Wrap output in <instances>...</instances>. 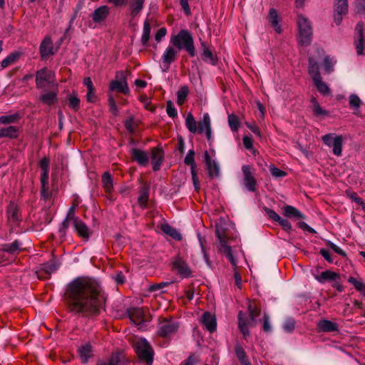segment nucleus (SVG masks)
Listing matches in <instances>:
<instances>
[{
  "mask_svg": "<svg viewBox=\"0 0 365 365\" xmlns=\"http://www.w3.org/2000/svg\"><path fill=\"white\" fill-rule=\"evenodd\" d=\"M145 0H129L128 7V16L130 21L138 19L142 12Z\"/></svg>",
  "mask_w": 365,
  "mask_h": 365,
  "instance_id": "14",
  "label": "nucleus"
},
{
  "mask_svg": "<svg viewBox=\"0 0 365 365\" xmlns=\"http://www.w3.org/2000/svg\"><path fill=\"white\" fill-rule=\"evenodd\" d=\"M338 274L334 272L327 270L321 273V274L316 277L320 283H324L327 281L335 280L338 278Z\"/></svg>",
  "mask_w": 365,
  "mask_h": 365,
  "instance_id": "40",
  "label": "nucleus"
},
{
  "mask_svg": "<svg viewBox=\"0 0 365 365\" xmlns=\"http://www.w3.org/2000/svg\"><path fill=\"white\" fill-rule=\"evenodd\" d=\"M163 152L160 148H154L151 153V162L155 171L158 170L163 160Z\"/></svg>",
  "mask_w": 365,
  "mask_h": 365,
  "instance_id": "25",
  "label": "nucleus"
},
{
  "mask_svg": "<svg viewBox=\"0 0 365 365\" xmlns=\"http://www.w3.org/2000/svg\"><path fill=\"white\" fill-rule=\"evenodd\" d=\"M235 354L242 365H250L251 363L247 359V355L243 348L238 344L235 346Z\"/></svg>",
  "mask_w": 365,
  "mask_h": 365,
  "instance_id": "43",
  "label": "nucleus"
},
{
  "mask_svg": "<svg viewBox=\"0 0 365 365\" xmlns=\"http://www.w3.org/2000/svg\"><path fill=\"white\" fill-rule=\"evenodd\" d=\"M150 29L151 28L148 21L145 20L143 24V34L141 36V43L144 46H146L149 41Z\"/></svg>",
  "mask_w": 365,
  "mask_h": 365,
  "instance_id": "42",
  "label": "nucleus"
},
{
  "mask_svg": "<svg viewBox=\"0 0 365 365\" xmlns=\"http://www.w3.org/2000/svg\"><path fill=\"white\" fill-rule=\"evenodd\" d=\"M198 125V133H205L207 139L210 140L212 138L211 122L208 113L203 115L202 118L199 121Z\"/></svg>",
  "mask_w": 365,
  "mask_h": 365,
  "instance_id": "20",
  "label": "nucleus"
},
{
  "mask_svg": "<svg viewBox=\"0 0 365 365\" xmlns=\"http://www.w3.org/2000/svg\"><path fill=\"white\" fill-rule=\"evenodd\" d=\"M355 10L358 14L365 13V0H356L355 2Z\"/></svg>",
  "mask_w": 365,
  "mask_h": 365,
  "instance_id": "60",
  "label": "nucleus"
},
{
  "mask_svg": "<svg viewBox=\"0 0 365 365\" xmlns=\"http://www.w3.org/2000/svg\"><path fill=\"white\" fill-rule=\"evenodd\" d=\"M179 328L178 323L175 320L164 319L158 327V333L163 337H168L175 334Z\"/></svg>",
  "mask_w": 365,
  "mask_h": 365,
  "instance_id": "10",
  "label": "nucleus"
},
{
  "mask_svg": "<svg viewBox=\"0 0 365 365\" xmlns=\"http://www.w3.org/2000/svg\"><path fill=\"white\" fill-rule=\"evenodd\" d=\"M131 154L134 160L140 165H145L148 164L149 158L145 152L137 148H133L131 150Z\"/></svg>",
  "mask_w": 365,
  "mask_h": 365,
  "instance_id": "29",
  "label": "nucleus"
},
{
  "mask_svg": "<svg viewBox=\"0 0 365 365\" xmlns=\"http://www.w3.org/2000/svg\"><path fill=\"white\" fill-rule=\"evenodd\" d=\"M173 264L175 272L181 278H188L192 276L190 267L185 261L182 260L181 259H175L173 261Z\"/></svg>",
  "mask_w": 365,
  "mask_h": 365,
  "instance_id": "17",
  "label": "nucleus"
},
{
  "mask_svg": "<svg viewBox=\"0 0 365 365\" xmlns=\"http://www.w3.org/2000/svg\"><path fill=\"white\" fill-rule=\"evenodd\" d=\"M185 163L186 165H190L191 169H196V165L195 163V151L192 150H190L185 158Z\"/></svg>",
  "mask_w": 365,
  "mask_h": 365,
  "instance_id": "49",
  "label": "nucleus"
},
{
  "mask_svg": "<svg viewBox=\"0 0 365 365\" xmlns=\"http://www.w3.org/2000/svg\"><path fill=\"white\" fill-rule=\"evenodd\" d=\"M149 197V187L144 185L140 190V194L138 197V202L140 206L145 208L147 206V202Z\"/></svg>",
  "mask_w": 365,
  "mask_h": 365,
  "instance_id": "34",
  "label": "nucleus"
},
{
  "mask_svg": "<svg viewBox=\"0 0 365 365\" xmlns=\"http://www.w3.org/2000/svg\"><path fill=\"white\" fill-rule=\"evenodd\" d=\"M123 356L121 354H116L111 356L108 362L98 361L97 365H124Z\"/></svg>",
  "mask_w": 365,
  "mask_h": 365,
  "instance_id": "37",
  "label": "nucleus"
},
{
  "mask_svg": "<svg viewBox=\"0 0 365 365\" xmlns=\"http://www.w3.org/2000/svg\"><path fill=\"white\" fill-rule=\"evenodd\" d=\"M162 230L165 234L169 235L174 240H180L182 238L180 233L168 224L163 225Z\"/></svg>",
  "mask_w": 365,
  "mask_h": 365,
  "instance_id": "38",
  "label": "nucleus"
},
{
  "mask_svg": "<svg viewBox=\"0 0 365 365\" xmlns=\"http://www.w3.org/2000/svg\"><path fill=\"white\" fill-rule=\"evenodd\" d=\"M295 327V322L292 318H288L285 320L283 328L286 332H292Z\"/></svg>",
  "mask_w": 365,
  "mask_h": 365,
  "instance_id": "54",
  "label": "nucleus"
},
{
  "mask_svg": "<svg viewBox=\"0 0 365 365\" xmlns=\"http://www.w3.org/2000/svg\"><path fill=\"white\" fill-rule=\"evenodd\" d=\"M317 327L319 329L322 331H334L338 329V326L336 323L327 319H322L318 322Z\"/></svg>",
  "mask_w": 365,
  "mask_h": 365,
  "instance_id": "31",
  "label": "nucleus"
},
{
  "mask_svg": "<svg viewBox=\"0 0 365 365\" xmlns=\"http://www.w3.org/2000/svg\"><path fill=\"white\" fill-rule=\"evenodd\" d=\"M205 161L209 176L212 178H218L220 173V165L215 160L211 159L207 151L205 153Z\"/></svg>",
  "mask_w": 365,
  "mask_h": 365,
  "instance_id": "19",
  "label": "nucleus"
},
{
  "mask_svg": "<svg viewBox=\"0 0 365 365\" xmlns=\"http://www.w3.org/2000/svg\"><path fill=\"white\" fill-rule=\"evenodd\" d=\"M179 51L174 48V46H168L164 51L161 61L163 62V71L167 72L170 68V65L175 61Z\"/></svg>",
  "mask_w": 365,
  "mask_h": 365,
  "instance_id": "13",
  "label": "nucleus"
},
{
  "mask_svg": "<svg viewBox=\"0 0 365 365\" xmlns=\"http://www.w3.org/2000/svg\"><path fill=\"white\" fill-rule=\"evenodd\" d=\"M167 34V30L165 28L163 27L158 30L157 33L155 35V41L160 42L163 38Z\"/></svg>",
  "mask_w": 365,
  "mask_h": 365,
  "instance_id": "63",
  "label": "nucleus"
},
{
  "mask_svg": "<svg viewBox=\"0 0 365 365\" xmlns=\"http://www.w3.org/2000/svg\"><path fill=\"white\" fill-rule=\"evenodd\" d=\"M284 215L289 218L299 220L304 218V215L296 207L291 205L284 207Z\"/></svg>",
  "mask_w": 365,
  "mask_h": 365,
  "instance_id": "30",
  "label": "nucleus"
},
{
  "mask_svg": "<svg viewBox=\"0 0 365 365\" xmlns=\"http://www.w3.org/2000/svg\"><path fill=\"white\" fill-rule=\"evenodd\" d=\"M201 322L209 331L212 332L216 330L217 323L215 317L210 312L203 314Z\"/></svg>",
  "mask_w": 365,
  "mask_h": 365,
  "instance_id": "24",
  "label": "nucleus"
},
{
  "mask_svg": "<svg viewBox=\"0 0 365 365\" xmlns=\"http://www.w3.org/2000/svg\"><path fill=\"white\" fill-rule=\"evenodd\" d=\"M115 81L110 83V88L113 91H116L123 93H127L129 91L125 77L122 72H118L116 74Z\"/></svg>",
  "mask_w": 365,
  "mask_h": 365,
  "instance_id": "18",
  "label": "nucleus"
},
{
  "mask_svg": "<svg viewBox=\"0 0 365 365\" xmlns=\"http://www.w3.org/2000/svg\"><path fill=\"white\" fill-rule=\"evenodd\" d=\"M267 18L274 31L279 34L281 33L282 28L279 24V16L274 9H269Z\"/></svg>",
  "mask_w": 365,
  "mask_h": 365,
  "instance_id": "27",
  "label": "nucleus"
},
{
  "mask_svg": "<svg viewBox=\"0 0 365 365\" xmlns=\"http://www.w3.org/2000/svg\"><path fill=\"white\" fill-rule=\"evenodd\" d=\"M309 57H314L317 61L319 66V62L322 61L324 68L327 73H329L333 71L334 62L329 56H325L323 49L316 48L314 49V54L311 55Z\"/></svg>",
  "mask_w": 365,
  "mask_h": 365,
  "instance_id": "12",
  "label": "nucleus"
},
{
  "mask_svg": "<svg viewBox=\"0 0 365 365\" xmlns=\"http://www.w3.org/2000/svg\"><path fill=\"white\" fill-rule=\"evenodd\" d=\"M188 93V89L187 87H182L177 93V103L181 105L184 103Z\"/></svg>",
  "mask_w": 365,
  "mask_h": 365,
  "instance_id": "51",
  "label": "nucleus"
},
{
  "mask_svg": "<svg viewBox=\"0 0 365 365\" xmlns=\"http://www.w3.org/2000/svg\"><path fill=\"white\" fill-rule=\"evenodd\" d=\"M277 222L283 227V229L284 230H286V231L292 230V225L287 220L281 217Z\"/></svg>",
  "mask_w": 365,
  "mask_h": 365,
  "instance_id": "64",
  "label": "nucleus"
},
{
  "mask_svg": "<svg viewBox=\"0 0 365 365\" xmlns=\"http://www.w3.org/2000/svg\"><path fill=\"white\" fill-rule=\"evenodd\" d=\"M170 42L179 51L184 48L190 56H195L193 38L187 30H181L177 35L172 36Z\"/></svg>",
  "mask_w": 365,
  "mask_h": 365,
  "instance_id": "2",
  "label": "nucleus"
},
{
  "mask_svg": "<svg viewBox=\"0 0 365 365\" xmlns=\"http://www.w3.org/2000/svg\"><path fill=\"white\" fill-rule=\"evenodd\" d=\"M69 107L72 109L76 110L80 105V100L76 96H71L68 98Z\"/></svg>",
  "mask_w": 365,
  "mask_h": 365,
  "instance_id": "56",
  "label": "nucleus"
},
{
  "mask_svg": "<svg viewBox=\"0 0 365 365\" xmlns=\"http://www.w3.org/2000/svg\"><path fill=\"white\" fill-rule=\"evenodd\" d=\"M108 105H109V109L110 111L113 113V115H118L119 110L118 108L115 104V102L113 97H110L108 99Z\"/></svg>",
  "mask_w": 365,
  "mask_h": 365,
  "instance_id": "59",
  "label": "nucleus"
},
{
  "mask_svg": "<svg viewBox=\"0 0 365 365\" xmlns=\"http://www.w3.org/2000/svg\"><path fill=\"white\" fill-rule=\"evenodd\" d=\"M134 346L139 357L150 365L153 363V350L148 342L145 339H140Z\"/></svg>",
  "mask_w": 365,
  "mask_h": 365,
  "instance_id": "8",
  "label": "nucleus"
},
{
  "mask_svg": "<svg viewBox=\"0 0 365 365\" xmlns=\"http://www.w3.org/2000/svg\"><path fill=\"white\" fill-rule=\"evenodd\" d=\"M57 50L58 48H54L51 38L49 36H46L41 43L40 53L42 57L53 55Z\"/></svg>",
  "mask_w": 365,
  "mask_h": 365,
  "instance_id": "21",
  "label": "nucleus"
},
{
  "mask_svg": "<svg viewBox=\"0 0 365 365\" xmlns=\"http://www.w3.org/2000/svg\"><path fill=\"white\" fill-rule=\"evenodd\" d=\"M269 171L271 174L275 177V178H282L286 175V173L281 170L280 169L273 166L270 165L269 167Z\"/></svg>",
  "mask_w": 365,
  "mask_h": 365,
  "instance_id": "58",
  "label": "nucleus"
},
{
  "mask_svg": "<svg viewBox=\"0 0 365 365\" xmlns=\"http://www.w3.org/2000/svg\"><path fill=\"white\" fill-rule=\"evenodd\" d=\"M125 126L130 133H133L135 130V121L133 116L129 117L125 121Z\"/></svg>",
  "mask_w": 365,
  "mask_h": 365,
  "instance_id": "61",
  "label": "nucleus"
},
{
  "mask_svg": "<svg viewBox=\"0 0 365 365\" xmlns=\"http://www.w3.org/2000/svg\"><path fill=\"white\" fill-rule=\"evenodd\" d=\"M166 110L168 115L171 118H175L178 114L177 110L171 101L167 102Z\"/></svg>",
  "mask_w": 365,
  "mask_h": 365,
  "instance_id": "57",
  "label": "nucleus"
},
{
  "mask_svg": "<svg viewBox=\"0 0 365 365\" xmlns=\"http://www.w3.org/2000/svg\"><path fill=\"white\" fill-rule=\"evenodd\" d=\"M36 82L38 88L50 86L54 83V73L47 68L41 69L36 72Z\"/></svg>",
  "mask_w": 365,
  "mask_h": 365,
  "instance_id": "9",
  "label": "nucleus"
},
{
  "mask_svg": "<svg viewBox=\"0 0 365 365\" xmlns=\"http://www.w3.org/2000/svg\"><path fill=\"white\" fill-rule=\"evenodd\" d=\"M17 114L0 116V124H10L15 122L18 118Z\"/></svg>",
  "mask_w": 365,
  "mask_h": 365,
  "instance_id": "52",
  "label": "nucleus"
},
{
  "mask_svg": "<svg viewBox=\"0 0 365 365\" xmlns=\"http://www.w3.org/2000/svg\"><path fill=\"white\" fill-rule=\"evenodd\" d=\"M297 39L299 43L304 46H309L312 41V28L307 18L302 14L297 15Z\"/></svg>",
  "mask_w": 365,
  "mask_h": 365,
  "instance_id": "4",
  "label": "nucleus"
},
{
  "mask_svg": "<svg viewBox=\"0 0 365 365\" xmlns=\"http://www.w3.org/2000/svg\"><path fill=\"white\" fill-rule=\"evenodd\" d=\"M21 245L22 244L20 242L15 240L12 243L4 245L2 250L9 254H16L22 250Z\"/></svg>",
  "mask_w": 365,
  "mask_h": 365,
  "instance_id": "35",
  "label": "nucleus"
},
{
  "mask_svg": "<svg viewBox=\"0 0 365 365\" xmlns=\"http://www.w3.org/2000/svg\"><path fill=\"white\" fill-rule=\"evenodd\" d=\"M102 184L105 190L110 193L113 188V182L109 173L106 172L102 175Z\"/></svg>",
  "mask_w": 365,
  "mask_h": 365,
  "instance_id": "39",
  "label": "nucleus"
},
{
  "mask_svg": "<svg viewBox=\"0 0 365 365\" xmlns=\"http://www.w3.org/2000/svg\"><path fill=\"white\" fill-rule=\"evenodd\" d=\"M56 100V93L54 92L45 93L41 96V101L46 104L51 105Z\"/></svg>",
  "mask_w": 365,
  "mask_h": 365,
  "instance_id": "47",
  "label": "nucleus"
},
{
  "mask_svg": "<svg viewBox=\"0 0 365 365\" xmlns=\"http://www.w3.org/2000/svg\"><path fill=\"white\" fill-rule=\"evenodd\" d=\"M79 356L83 363H87L89 358L92 356V347L90 344H86L78 349Z\"/></svg>",
  "mask_w": 365,
  "mask_h": 365,
  "instance_id": "32",
  "label": "nucleus"
},
{
  "mask_svg": "<svg viewBox=\"0 0 365 365\" xmlns=\"http://www.w3.org/2000/svg\"><path fill=\"white\" fill-rule=\"evenodd\" d=\"M227 120L230 129L234 132L237 131L240 128V122L237 116L235 114H230L228 115Z\"/></svg>",
  "mask_w": 365,
  "mask_h": 365,
  "instance_id": "46",
  "label": "nucleus"
},
{
  "mask_svg": "<svg viewBox=\"0 0 365 365\" xmlns=\"http://www.w3.org/2000/svg\"><path fill=\"white\" fill-rule=\"evenodd\" d=\"M71 222L73 225L75 230L78 234L84 239L88 240L89 237V232L88 227L81 220H78L76 216H71Z\"/></svg>",
  "mask_w": 365,
  "mask_h": 365,
  "instance_id": "22",
  "label": "nucleus"
},
{
  "mask_svg": "<svg viewBox=\"0 0 365 365\" xmlns=\"http://www.w3.org/2000/svg\"><path fill=\"white\" fill-rule=\"evenodd\" d=\"M19 130L16 126L10 125L6 128H0V138H15L18 136Z\"/></svg>",
  "mask_w": 365,
  "mask_h": 365,
  "instance_id": "33",
  "label": "nucleus"
},
{
  "mask_svg": "<svg viewBox=\"0 0 365 365\" xmlns=\"http://www.w3.org/2000/svg\"><path fill=\"white\" fill-rule=\"evenodd\" d=\"M348 11V0H335L334 20L336 25H339L343 19V16Z\"/></svg>",
  "mask_w": 365,
  "mask_h": 365,
  "instance_id": "15",
  "label": "nucleus"
},
{
  "mask_svg": "<svg viewBox=\"0 0 365 365\" xmlns=\"http://www.w3.org/2000/svg\"><path fill=\"white\" fill-rule=\"evenodd\" d=\"M354 43L356 50V53L359 56L364 55V43L365 40L363 35V25L361 23H358L355 27L354 41Z\"/></svg>",
  "mask_w": 365,
  "mask_h": 365,
  "instance_id": "16",
  "label": "nucleus"
},
{
  "mask_svg": "<svg viewBox=\"0 0 365 365\" xmlns=\"http://www.w3.org/2000/svg\"><path fill=\"white\" fill-rule=\"evenodd\" d=\"M48 170L42 171L41 182V194L45 197H47L46 190H48Z\"/></svg>",
  "mask_w": 365,
  "mask_h": 365,
  "instance_id": "45",
  "label": "nucleus"
},
{
  "mask_svg": "<svg viewBox=\"0 0 365 365\" xmlns=\"http://www.w3.org/2000/svg\"><path fill=\"white\" fill-rule=\"evenodd\" d=\"M185 125L190 133H196L197 132V123L191 113H188L187 114L185 118Z\"/></svg>",
  "mask_w": 365,
  "mask_h": 365,
  "instance_id": "41",
  "label": "nucleus"
},
{
  "mask_svg": "<svg viewBox=\"0 0 365 365\" xmlns=\"http://www.w3.org/2000/svg\"><path fill=\"white\" fill-rule=\"evenodd\" d=\"M200 45L202 48L203 60L212 65H216L217 62V56L210 50L205 42H201Z\"/></svg>",
  "mask_w": 365,
  "mask_h": 365,
  "instance_id": "28",
  "label": "nucleus"
},
{
  "mask_svg": "<svg viewBox=\"0 0 365 365\" xmlns=\"http://www.w3.org/2000/svg\"><path fill=\"white\" fill-rule=\"evenodd\" d=\"M248 312L250 319L246 317L245 314L242 311L239 312L238 314L239 329L245 337L250 335L249 327L254 326L257 323L255 311L250 304L249 305Z\"/></svg>",
  "mask_w": 365,
  "mask_h": 365,
  "instance_id": "6",
  "label": "nucleus"
},
{
  "mask_svg": "<svg viewBox=\"0 0 365 365\" xmlns=\"http://www.w3.org/2000/svg\"><path fill=\"white\" fill-rule=\"evenodd\" d=\"M215 232L219 240V242L217 245V248L219 251L223 253L227 257V258L229 259V261L234 267H236L237 264V260L233 255L231 247L227 245V241L223 231L217 225H216Z\"/></svg>",
  "mask_w": 365,
  "mask_h": 365,
  "instance_id": "5",
  "label": "nucleus"
},
{
  "mask_svg": "<svg viewBox=\"0 0 365 365\" xmlns=\"http://www.w3.org/2000/svg\"><path fill=\"white\" fill-rule=\"evenodd\" d=\"M242 170L244 175L243 187L247 191L255 192L257 181L251 172V167L248 165H244L242 167Z\"/></svg>",
  "mask_w": 365,
  "mask_h": 365,
  "instance_id": "11",
  "label": "nucleus"
},
{
  "mask_svg": "<svg viewBox=\"0 0 365 365\" xmlns=\"http://www.w3.org/2000/svg\"><path fill=\"white\" fill-rule=\"evenodd\" d=\"M58 267L59 264L54 260H51L41 265L42 270H43L47 274H51L56 272Z\"/></svg>",
  "mask_w": 365,
  "mask_h": 365,
  "instance_id": "44",
  "label": "nucleus"
},
{
  "mask_svg": "<svg viewBox=\"0 0 365 365\" xmlns=\"http://www.w3.org/2000/svg\"><path fill=\"white\" fill-rule=\"evenodd\" d=\"M8 217L9 219L13 220L14 221H16L18 220L17 208L15 205L12 204V205H10V206L9 207Z\"/></svg>",
  "mask_w": 365,
  "mask_h": 365,
  "instance_id": "55",
  "label": "nucleus"
},
{
  "mask_svg": "<svg viewBox=\"0 0 365 365\" xmlns=\"http://www.w3.org/2000/svg\"><path fill=\"white\" fill-rule=\"evenodd\" d=\"M66 297L70 311L83 316L98 313L106 300L100 285L87 277H77L71 281L68 285Z\"/></svg>",
  "mask_w": 365,
  "mask_h": 365,
  "instance_id": "1",
  "label": "nucleus"
},
{
  "mask_svg": "<svg viewBox=\"0 0 365 365\" xmlns=\"http://www.w3.org/2000/svg\"><path fill=\"white\" fill-rule=\"evenodd\" d=\"M74 209H75V207L74 206H72L68 212V214H67V217L66 218L63 220V222H62V227L61 228V232L62 231V230H65L66 229L69 224H70V222H71V216H75L73 215V212H74Z\"/></svg>",
  "mask_w": 365,
  "mask_h": 365,
  "instance_id": "53",
  "label": "nucleus"
},
{
  "mask_svg": "<svg viewBox=\"0 0 365 365\" xmlns=\"http://www.w3.org/2000/svg\"><path fill=\"white\" fill-rule=\"evenodd\" d=\"M110 8L106 5L97 8L92 14L93 21L95 23H101L105 21L110 13Z\"/></svg>",
  "mask_w": 365,
  "mask_h": 365,
  "instance_id": "23",
  "label": "nucleus"
},
{
  "mask_svg": "<svg viewBox=\"0 0 365 365\" xmlns=\"http://www.w3.org/2000/svg\"><path fill=\"white\" fill-rule=\"evenodd\" d=\"M349 104L350 108L354 110V113L358 115L359 110L362 105V101L359 97L356 94L350 95L349 98Z\"/></svg>",
  "mask_w": 365,
  "mask_h": 365,
  "instance_id": "36",
  "label": "nucleus"
},
{
  "mask_svg": "<svg viewBox=\"0 0 365 365\" xmlns=\"http://www.w3.org/2000/svg\"><path fill=\"white\" fill-rule=\"evenodd\" d=\"M324 144L332 148L333 153L336 156H341L342 154L343 138L335 133H328L322 138Z\"/></svg>",
  "mask_w": 365,
  "mask_h": 365,
  "instance_id": "7",
  "label": "nucleus"
},
{
  "mask_svg": "<svg viewBox=\"0 0 365 365\" xmlns=\"http://www.w3.org/2000/svg\"><path fill=\"white\" fill-rule=\"evenodd\" d=\"M312 102L313 103V113H314V115L319 116L327 115L328 114L327 111L323 109L319 106V104L314 98H312Z\"/></svg>",
  "mask_w": 365,
  "mask_h": 365,
  "instance_id": "48",
  "label": "nucleus"
},
{
  "mask_svg": "<svg viewBox=\"0 0 365 365\" xmlns=\"http://www.w3.org/2000/svg\"><path fill=\"white\" fill-rule=\"evenodd\" d=\"M265 212L269 216V217L274 222H278L281 218V217L272 210L265 208Z\"/></svg>",
  "mask_w": 365,
  "mask_h": 365,
  "instance_id": "62",
  "label": "nucleus"
},
{
  "mask_svg": "<svg viewBox=\"0 0 365 365\" xmlns=\"http://www.w3.org/2000/svg\"><path fill=\"white\" fill-rule=\"evenodd\" d=\"M130 319L136 324L140 325L144 322V311L142 308H132L128 311Z\"/></svg>",
  "mask_w": 365,
  "mask_h": 365,
  "instance_id": "26",
  "label": "nucleus"
},
{
  "mask_svg": "<svg viewBox=\"0 0 365 365\" xmlns=\"http://www.w3.org/2000/svg\"><path fill=\"white\" fill-rule=\"evenodd\" d=\"M19 55L17 53H11L6 58H4L1 63V68H5L8 67L11 63H14L15 61L17 59Z\"/></svg>",
  "mask_w": 365,
  "mask_h": 365,
  "instance_id": "50",
  "label": "nucleus"
},
{
  "mask_svg": "<svg viewBox=\"0 0 365 365\" xmlns=\"http://www.w3.org/2000/svg\"><path fill=\"white\" fill-rule=\"evenodd\" d=\"M308 71L318 91L324 96L330 95V88L328 85L322 81L319 71L318 62L314 57H309Z\"/></svg>",
  "mask_w": 365,
  "mask_h": 365,
  "instance_id": "3",
  "label": "nucleus"
}]
</instances>
